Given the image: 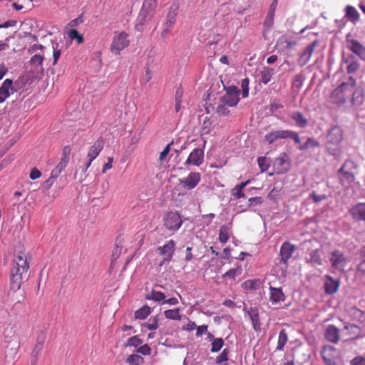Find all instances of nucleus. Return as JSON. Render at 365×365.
I'll return each instance as SVG.
<instances>
[{"label":"nucleus","mask_w":365,"mask_h":365,"mask_svg":"<svg viewBox=\"0 0 365 365\" xmlns=\"http://www.w3.org/2000/svg\"><path fill=\"white\" fill-rule=\"evenodd\" d=\"M29 255L22 249L16 252L10 271V288L14 291L20 289L24 279L29 269Z\"/></svg>","instance_id":"1"},{"label":"nucleus","mask_w":365,"mask_h":365,"mask_svg":"<svg viewBox=\"0 0 365 365\" xmlns=\"http://www.w3.org/2000/svg\"><path fill=\"white\" fill-rule=\"evenodd\" d=\"M327 138L328 139L327 148L333 155H336L340 152V143L343 140V131L340 127L334 126L331 128Z\"/></svg>","instance_id":"2"},{"label":"nucleus","mask_w":365,"mask_h":365,"mask_svg":"<svg viewBox=\"0 0 365 365\" xmlns=\"http://www.w3.org/2000/svg\"><path fill=\"white\" fill-rule=\"evenodd\" d=\"M130 44L128 34L125 31H115L112 39L110 50L112 53L119 55Z\"/></svg>","instance_id":"3"},{"label":"nucleus","mask_w":365,"mask_h":365,"mask_svg":"<svg viewBox=\"0 0 365 365\" xmlns=\"http://www.w3.org/2000/svg\"><path fill=\"white\" fill-rule=\"evenodd\" d=\"M175 241L170 240L163 246H160L156 249L157 253L164 257L159 263V267L167 265L172 261L175 251Z\"/></svg>","instance_id":"4"},{"label":"nucleus","mask_w":365,"mask_h":365,"mask_svg":"<svg viewBox=\"0 0 365 365\" xmlns=\"http://www.w3.org/2000/svg\"><path fill=\"white\" fill-rule=\"evenodd\" d=\"M181 216L177 212L170 211L163 216V225L170 231H176L182 225Z\"/></svg>","instance_id":"5"},{"label":"nucleus","mask_w":365,"mask_h":365,"mask_svg":"<svg viewBox=\"0 0 365 365\" xmlns=\"http://www.w3.org/2000/svg\"><path fill=\"white\" fill-rule=\"evenodd\" d=\"M180 6L178 3H173L170 9L166 16V21L164 24V29L161 33L162 37H165L169 33L170 30L173 29L175 22L176 18L178 14Z\"/></svg>","instance_id":"6"},{"label":"nucleus","mask_w":365,"mask_h":365,"mask_svg":"<svg viewBox=\"0 0 365 365\" xmlns=\"http://www.w3.org/2000/svg\"><path fill=\"white\" fill-rule=\"evenodd\" d=\"M240 89L235 86L226 88V93L220 98V103H225L229 107L236 106L240 101Z\"/></svg>","instance_id":"7"},{"label":"nucleus","mask_w":365,"mask_h":365,"mask_svg":"<svg viewBox=\"0 0 365 365\" xmlns=\"http://www.w3.org/2000/svg\"><path fill=\"white\" fill-rule=\"evenodd\" d=\"M155 6L156 1L154 0H145L144 1L138 16V19L142 24L152 19Z\"/></svg>","instance_id":"8"},{"label":"nucleus","mask_w":365,"mask_h":365,"mask_svg":"<svg viewBox=\"0 0 365 365\" xmlns=\"http://www.w3.org/2000/svg\"><path fill=\"white\" fill-rule=\"evenodd\" d=\"M201 175L197 172H191L186 178L179 180L180 185L182 187L187 190L194 189L200 182Z\"/></svg>","instance_id":"9"},{"label":"nucleus","mask_w":365,"mask_h":365,"mask_svg":"<svg viewBox=\"0 0 365 365\" xmlns=\"http://www.w3.org/2000/svg\"><path fill=\"white\" fill-rule=\"evenodd\" d=\"M264 138L269 144L279 138H292L297 143V133L290 130H274L265 135Z\"/></svg>","instance_id":"10"},{"label":"nucleus","mask_w":365,"mask_h":365,"mask_svg":"<svg viewBox=\"0 0 365 365\" xmlns=\"http://www.w3.org/2000/svg\"><path fill=\"white\" fill-rule=\"evenodd\" d=\"M295 247L293 245H291L289 242H284L281 247L280 249V257H279V263L282 264L284 267H282V272H284V269L287 267V262L289 259L292 257V254L294 252Z\"/></svg>","instance_id":"11"},{"label":"nucleus","mask_w":365,"mask_h":365,"mask_svg":"<svg viewBox=\"0 0 365 365\" xmlns=\"http://www.w3.org/2000/svg\"><path fill=\"white\" fill-rule=\"evenodd\" d=\"M273 165L277 173H285L290 168V159L286 153H282L275 158Z\"/></svg>","instance_id":"12"},{"label":"nucleus","mask_w":365,"mask_h":365,"mask_svg":"<svg viewBox=\"0 0 365 365\" xmlns=\"http://www.w3.org/2000/svg\"><path fill=\"white\" fill-rule=\"evenodd\" d=\"M204 161V151L201 148L194 149L186 160L185 165L200 166Z\"/></svg>","instance_id":"13"},{"label":"nucleus","mask_w":365,"mask_h":365,"mask_svg":"<svg viewBox=\"0 0 365 365\" xmlns=\"http://www.w3.org/2000/svg\"><path fill=\"white\" fill-rule=\"evenodd\" d=\"M330 261L332 267L339 270L344 269L347 263V260L344 256V254L339 250H335L331 252Z\"/></svg>","instance_id":"14"},{"label":"nucleus","mask_w":365,"mask_h":365,"mask_svg":"<svg viewBox=\"0 0 365 365\" xmlns=\"http://www.w3.org/2000/svg\"><path fill=\"white\" fill-rule=\"evenodd\" d=\"M321 354L326 364L329 365H333V361L338 355L336 348L331 345L324 346Z\"/></svg>","instance_id":"15"},{"label":"nucleus","mask_w":365,"mask_h":365,"mask_svg":"<svg viewBox=\"0 0 365 365\" xmlns=\"http://www.w3.org/2000/svg\"><path fill=\"white\" fill-rule=\"evenodd\" d=\"M348 86V83H342L339 86L333 91L331 93V98L334 103H341L345 101L346 97V92L349 91L347 89Z\"/></svg>","instance_id":"16"},{"label":"nucleus","mask_w":365,"mask_h":365,"mask_svg":"<svg viewBox=\"0 0 365 365\" xmlns=\"http://www.w3.org/2000/svg\"><path fill=\"white\" fill-rule=\"evenodd\" d=\"M104 146V140L99 137L91 146L88 152L87 157L91 160H94L100 154Z\"/></svg>","instance_id":"17"},{"label":"nucleus","mask_w":365,"mask_h":365,"mask_svg":"<svg viewBox=\"0 0 365 365\" xmlns=\"http://www.w3.org/2000/svg\"><path fill=\"white\" fill-rule=\"evenodd\" d=\"M346 43L347 48L350 51L358 56L361 59L365 60V46L354 39L347 40Z\"/></svg>","instance_id":"18"},{"label":"nucleus","mask_w":365,"mask_h":365,"mask_svg":"<svg viewBox=\"0 0 365 365\" xmlns=\"http://www.w3.org/2000/svg\"><path fill=\"white\" fill-rule=\"evenodd\" d=\"M349 213L354 220L365 221V203L356 204L349 210Z\"/></svg>","instance_id":"19"},{"label":"nucleus","mask_w":365,"mask_h":365,"mask_svg":"<svg viewBox=\"0 0 365 365\" xmlns=\"http://www.w3.org/2000/svg\"><path fill=\"white\" fill-rule=\"evenodd\" d=\"M276 46L286 55H290V51L294 48V43L290 42L287 36H282L278 38Z\"/></svg>","instance_id":"20"},{"label":"nucleus","mask_w":365,"mask_h":365,"mask_svg":"<svg viewBox=\"0 0 365 365\" xmlns=\"http://www.w3.org/2000/svg\"><path fill=\"white\" fill-rule=\"evenodd\" d=\"M249 316L255 331H258L261 329V323L259 321V310L256 307H250L246 311Z\"/></svg>","instance_id":"21"},{"label":"nucleus","mask_w":365,"mask_h":365,"mask_svg":"<svg viewBox=\"0 0 365 365\" xmlns=\"http://www.w3.org/2000/svg\"><path fill=\"white\" fill-rule=\"evenodd\" d=\"M324 337L332 343L338 342L339 339V329L334 325H329L325 329Z\"/></svg>","instance_id":"22"},{"label":"nucleus","mask_w":365,"mask_h":365,"mask_svg":"<svg viewBox=\"0 0 365 365\" xmlns=\"http://www.w3.org/2000/svg\"><path fill=\"white\" fill-rule=\"evenodd\" d=\"M339 282L334 279L331 277L327 275L324 281L325 292L329 294H334L339 288Z\"/></svg>","instance_id":"23"},{"label":"nucleus","mask_w":365,"mask_h":365,"mask_svg":"<svg viewBox=\"0 0 365 365\" xmlns=\"http://www.w3.org/2000/svg\"><path fill=\"white\" fill-rule=\"evenodd\" d=\"M45 339V335L43 333L39 334L36 338V344L31 352L32 358L35 360L37 359L39 354L43 350Z\"/></svg>","instance_id":"24"},{"label":"nucleus","mask_w":365,"mask_h":365,"mask_svg":"<svg viewBox=\"0 0 365 365\" xmlns=\"http://www.w3.org/2000/svg\"><path fill=\"white\" fill-rule=\"evenodd\" d=\"M13 81L11 79H6L0 87V103H3L9 96V89L11 88Z\"/></svg>","instance_id":"25"},{"label":"nucleus","mask_w":365,"mask_h":365,"mask_svg":"<svg viewBox=\"0 0 365 365\" xmlns=\"http://www.w3.org/2000/svg\"><path fill=\"white\" fill-rule=\"evenodd\" d=\"M269 300L272 304H276L279 302L280 301H283L284 299V295L279 288H275L273 287H269Z\"/></svg>","instance_id":"26"},{"label":"nucleus","mask_w":365,"mask_h":365,"mask_svg":"<svg viewBox=\"0 0 365 365\" xmlns=\"http://www.w3.org/2000/svg\"><path fill=\"white\" fill-rule=\"evenodd\" d=\"M317 43L316 41H314L306 48L305 51L300 56V63L304 65L309 61L314 52V50L315 49Z\"/></svg>","instance_id":"27"},{"label":"nucleus","mask_w":365,"mask_h":365,"mask_svg":"<svg viewBox=\"0 0 365 365\" xmlns=\"http://www.w3.org/2000/svg\"><path fill=\"white\" fill-rule=\"evenodd\" d=\"M339 179L341 183L344 186H349L355 180V177L353 172L346 171L339 172Z\"/></svg>","instance_id":"28"},{"label":"nucleus","mask_w":365,"mask_h":365,"mask_svg":"<svg viewBox=\"0 0 365 365\" xmlns=\"http://www.w3.org/2000/svg\"><path fill=\"white\" fill-rule=\"evenodd\" d=\"M345 16L349 18L353 23H356L359 19V14L352 6L347 5L345 7Z\"/></svg>","instance_id":"29"},{"label":"nucleus","mask_w":365,"mask_h":365,"mask_svg":"<svg viewBox=\"0 0 365 365\" xmlns=\"http://www.w3.org/2000/svg\"><path fill=\"white\" fill-rule=\"evenodd\" d=\"M274 74V69L269 68V67H264L260 72V76H261V82L264 84H267L270 81Z\"/></svg>","instance_id":"30"},{"label":"nucleus","mask_w":365,"mask_h":365,"mask_svg":"<svg viewBox=\"0 0 365 365\" xmlns=\"http://www.w3.org/2000/svg\"><path fill=\"white\" fill-rule=\"evenodd\" d=\"M230 227L227 225L220 227L219 232V240L222 243H226L230 239Z\"/></svg>","instance_id":"31"},{"label":"nucleus","mask_w":365,"mask_h":365,"mask_svg":"<svg viewBox=\"0 0 365 365\" xmlns=\"http://www.w3.org/2000/svg\"><path fill=\"white\" fill-rule=\"evenodd\" d=\"M242 274V268L240 267H237L236 268H232L226 272L222 274V277L223 279L229 278L230 279L235 280L236 277Z\"/></svg>","instance_id":"32"},{"label":"nucleus","mask_w":365,"mask_h":365,"mask_svg":"<svg viewBox=\"0 0 365 365\" xmlns=\"http://www.w3.org/2000/svg\"><path fill=\"white\" fill-rule=\"evenodd\" d=\"M43 59H44V55H43V53L42 52V53L34 55L31 58L29 63L31 66H33L34 68H38L42 66Z\"/></svg>","instance_id":"33"},{"label":"nucleus","mask_w":365,"mask_h":365,"mask_svg":"<svg viewBox=\"0 0 365 365\" xmlns=\"http://www.w3.org/2000/svg\"><path fill=\"white\" fill-rule=\"evenodd\" d=\"M145 299H151L155 302H161V301L165 300V295L164 294V293H163L160 291H156L155 289H153L152 292H150V294H149L146 296Z\"/></svg>","instance_id":"34"},{"label":"nucleus","mask_w":365,"mask_h":365,"mask_svg":"<svg viewBox=\"0 0 365 365\" xmlns=\"http://www.w3.org/2000/svg\"><path fill=\"white\" fill-rule=\"evenodd\" d=\"M150 314V308L143 306L135 312V317L138 319H145Z\"/></svg>","instance_id":"35"},{"label":"nucleus","mask_w":365,"mask_h":365,"mask_svg":"<svg viewBox=\"0 0 365 365\" xmlns=\"http://www.w3.org/2000/svg\"><path fill=\"white\" fill-rule=\"evenodd\" d=\"M165 317L167 319L173 320H180L181 316L180 309H168L164 312Z\"/></svg>","instance_id":"36"},{"label":"nucleus","mask_w":365,"mask_h":365,"mask_svg":"<svg viewBox=\"0 0 365 365\" xmlns=\"http://www.w3.org/2000/svg\"><path fill=\"white\" fill-rule=\"evenodd\" d=\"M358 168L356 163L351 160H346L342 166L339 168V172H344V170L352 172Z\"/></svg>","instance_id":"37"},{"label":"nucleus","mask_w":365,"mask_h":365,"mask_svg":"<svg viewBox=\"0 0 365 365\" xmlns=\"http://www.w3.org/2000/svg\"><path fill=\"white\" fill-rule=\"evenodd\" d=\"M126 361L130 365H140L143 364L144 359L140 355L131 354L127 358Z\"/></svg>","instance_id":"38"},{"label":"nucleus","mask_w":365,"mask_h":365,"mask_svg":"<svg viewBox=\"0 0 365 365\" xmlns=\"http://www.w3.org/2000/svg\"><path fill=\"white\" fill-rule=\"evenodd\" d=\"M224 345V340L222 338L213 339L212 341L211 352L215 353L219 351Z\"/></svg>","instance_id":"39"},{"label":"nucleus","mask_w":365,"mask_h":365,"mask_svg":"<svg viewBox=\"0 0 365 365\" xmlns=\"http://www.w3.org/2000/svg\"><path fill=\"white\" fill-rule=\"evenodd\" d=\"M287 334L284 329H282L279 334L278 343H277V349L281 350L283 349L284 346L287 341Z\"/></svg>","instance_id":"40"},{"label":"nucleus","mask_w":365,"mask_h":365,"mask_svg":"<svg viewBox=\"0 0 365 365\" xmlns=\"http://www.w3.org/2000/svg\"><path fill=\"white\" fill-rule=\"evenodd\" d=\"M68 36L71 40L76 39L78 44H81L83 43V36L82 34H80L76 29H71L68 32Z\"/></svg>","instance_id":"41"},{"label":"nucleus","mask_w":365,"mask_h":365,"mask_svg":"<svg viewBox=\"0 0 365 365\" xmlns=\"http://www.w3.org/2000/svg\"><path fill=\"white\" fill-rule=\"evenodd\" d=\"M143 327L149 330H155L158 328V319L156 317L150 318L149 321L143 324Z\"/></svg>","instance_id":"42"},{"label":"nucleus","mask_w":365,"mask_h":365,"mask_svg":"<svg viewBox=\"0 0 365 365\" xmlns=\"http://www.w3.org/2000/svg\"><path fill=\"white\" fill-rule=\"evenodd\" d=\"M249 84L250 81L247 78H245L242 80L241 87H242V95L243 98H247L249 95Z\"/></svg>","instance_id":"43"},{"label":"nucleus","mask_w":365,"mask_h":365,"mask_svg":"<svg viewBox=\"0 0 365 365\" xmlns=\"http://www.w3.org/2000/svg\"><path fill=\"white\" fill-rule=\"evenodd\" d=\"M228 354L229 350L227 349H225L215 359V362L217 364H220L222 362L227 361L228 360Z\"/></svg>","instance_id":"44"},{"label":"nucleus","mask_w":365,"mask_h":365,"mask_svg":"<svg viewBox=\"0 0 365 365\" xmlns=\"http://www.w3.org/2000/svg\"><path fill=\"white\" fill-rule=\"evenodd\" d=\"M258 165L261 169L262 172H265L268 170L269 165L267 163V159L266 157H259L257 159Z\"/></svg>","instance_id":"45"},{"label":"nucleus","mask_w":365,"mask_h":365,"mask_svg":"<svg viewBox=\"0 0 365 365\" xmlns=\"http://www.w3.org/2000/svg\"><path fill=\"white\" fill-rule=\"evenodd\" d=\"M227 105L225 103H220L217 107V113L220 115H227L230 113V110L227 109Z\"/></svg>","instance_id":"46"},{"label":"nucleus","mask_w":365,"mask_h":365,"mask_svg":"<svg viewBox=\"0 0 365 365\" xmlns=\"http://www.w3.org/2000/svg\"><path fill=\"white\" fill-rule=\"evenodd\" d=\"M344 330L351 334L357 335L359 332V327L354 324H348L345 325Z\"/></svg>","instance_id":"47"},{"label":"nucleus","mask_w":365,"mask_h":365,"mask_svg":"<svg viewBox=\"0 0 365 365\" xmlns=\"http://www.w3.org/2000/svg\"><path fill=\"white\" fill-rule=\"evenodd\" d=\"M310 261L317 264H322V259L317 250H315L310 253Z\"/></svg>","instance_id":"48"},{"label":"nucleus","mask_w":365,"mask_h":365,"mask_svg":"<svg viewBox=\"0 0 365 365\" xmlns=\"http://www.w3.org/2000/svg\"><path fill=\"white\" fill-rule=\"evenodd\" d=\"M52 47H53V65H56L61 56V49L58 48V46L57 43H56L55 45L53 44Z\"/></svg>","instance_id":"49"},{"label":"nucleus","mask_w":365,"mask_h":365,"mask_svg":"<svg viewBox=\"0 0 365 365\" xmlns=\"http://www.w3.org/2000/svg\"><path fill=\"white\" fill-rule=\"evenodd\" d=\"M274 14L268 12L264 22V26L267 29L272 27L274 23Z\"/></svg>","instance_id":"50"},{"label":"nucleus","mask_w":365,"mask_h":365,"mask_svg":"<svg viewBox=\"0 0 365 365\" xmlns=\"http://www.w3.org/2000/svg\"><path fill=\"white\" fill-rule=\"evenodd\" d=\"M143 343V341L140 339L137 336H134L130 337L128 339V345L130 346H135L137 347L138 346L140 345Z\"/></svg>","instance_id":"51"},{"label":"nucleus","mask_w":365,"mask_h":365,"mask_svg":"<svg viewBox=\"0 0 365 365\" xmlns=\"http://www.w3.org/2000/svg\"><path fill=\"white\" fill-rule=\"evenodd\" d=\"M66 167V165H63L59 162L58 164L51 171L53 175L58 177L59 175L62 173V171L64 170Z\"/></svg>","instance_id":"52"},{"label":"nucleus","mask_w":365,"mask_h":365,"mask_svg":"<svg viewBox=\"0 0 365 365\" xmlns=\"http://www.w3.org/2000/svg\"><path fill=\"white\" fill-rule=\"evenodd\" d=\"M232 195L235 199L244 198L245 195L243 192V190L239 189L235 187L232 190Z\"/></svg>","instance_id":"53"},{"label":"nucleus","mask_w":365,"mask_h":365,"mask_svg":"<svg viewBox=\"0 0 365 365\" xmlns=\"http://www.w3.org/2000/svg\"><path fill=\"white\" fill-rule=\"evenodd\" d=\"M137 352L140 353L143 355L147 356L150 354L151 349L148 344H144L137 349Z\"/></svg>","instance_id":"54"},{"label":"nucleus","mask_w":365,"mask_h":365,"mask_svg":"<svg viewBox=\"0 0 365 365\" xmlns=\"http://www.w3.org/2000/svg\"><path fill=\"white\" fill-rule=\"evenodd\" d=\"M311 197L315 202H319L324 200H326L327 197L324 194L318 195L315 192H312L311 194Z\"/></svg>","instance_id":"55"},{"label":"nucleus","mask_w":365,"mask_h":365,"mask_svg":"<svg viewBox=\"0 0 365 365\" xmlns=\"http://www.w3.org/2000/svg\"><path fill=\"white\" fill-rule=\"evenodd\" d=\"M359 68V64L357 62H352L347 66V73H354Z\"/></svg>","instance_id":"56"},{"label":"nucleus","mask_w":365,"mask_h":365,"mask_svg":"<svg viewBox=\"0 0 365 365\" xmlns=\"http://www.w3.org/2000/svg\"><path fill=\"white\" fill-rule=\"evenodd\" d=\"M113 157H108V162L103 165L102 173H106L107 170H110L113 167Z\"/></svg>","instance_id":"57"},{"label":"nucleus","mask_w":365,"mask_h":365,"mask_svg":"<svg viewBox=\"0 0 365 365\" xmlns=\"http://www.w3.org/2000/svg\"><path fill=\"white\" fill-rule=\"evenodd\" d=\"M171 144H173V142L170 143H168L165 147V148L163 149V150L160 153V160L163 161L165 160V157L168 155V154L169 153V152L170 151V145Z\"/></svg>","instance_id":"58"},{"label":"nucleus","mask_w":365,"mask_h":365,"mask_svg":"<svg viewBox=\"0 0 365 365\" xmlns=\"http://www.w3.org/2000/svg\"><path fill=\"white\" fill-rule=\"evenodd\" d=\"M41 175V173L40 170H38L36 168H34L31 169L30 173V178L31 180H36L39 178Z\"/></svg>","instance_id":"59"},{"label":"nucleus","mask_w":365,"mask_h":365,"mask_svg":"<svg viewBox=\"0 0 365 365\" xmlns=\"http://www.w3.org/2000/svg\"><path fill=\"white\" fill-rule=\"evenodd\" d=\"M351 365H365V358L362 356H357L353 359L351 361Z\"/></svg>","instance_id":"60"},{"label":"nucleus","mask_w":365,"mask_h":365,"mask_svg":"<svg viewBox=\"0 0 365 365\" xmlns=\"http://www.w3.org/2000/svg\"><path fill=\"white\" fill-rule=\"evenodd\" d=\"M207 331V325H201L197 327L196 336H201L203 334Z\"/></svg>","instance_id":"61"},{"label":"nucleus","mask_w":365,"mask_h":365,"mask_svg":"<svg viewBox=\"0 0 365 365\" xmlns=\"http://www.w3.org/2000/svg\"><path fill=\"white\" fill-rule=\"evenodd\" d=\"M255 282L253 280H247L242 284V287L245 289H252L255 288Z\"/></svg>","instance_id":"62"},{"label":"nucleus","mask_w":365,"mask_h":365,"mask_svg":"<svg viewBox=\"0 0 365 365\" xmlns=\"http://www.w3.org/2000/svg\"><path fill=\"white\" fill-rule=\"evenodd\" d=\"M249 205H259L262 202L260 197H253L249 199Z\"/></svg>","instance_id":"63"},{"label":"nucleus","mask_w":365,"mask_h":365,"mask_svg":"<svg viewBox=\"0 0 365 365\" xmlns=\"http://www.w3.org/2000/svg\"><path fill=\"white\" fill-rule=\"evenodd\" d=\"M318 145V143L314 141V140L311 139V138H309L307 140V141L305 143V145L304 146H301V149H304V148H307L309 147H314V146H317Z\"/></svg>","instance_id":"64"}]
</instances>
